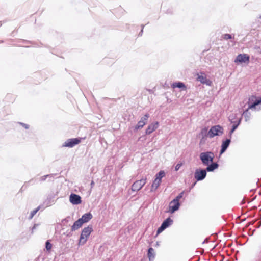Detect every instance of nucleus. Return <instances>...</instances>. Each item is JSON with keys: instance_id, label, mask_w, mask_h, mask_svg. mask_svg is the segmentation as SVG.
Here are the masks:
<instances>
[{"instance_id": "6", "label": "nucleus", "mask_w": 261, "mask_h": 261, "mask_svg": "<svg viewBox=\"0 0 261 261\" xmlns=\"http://www.w3.org/2000/svg\"><path fill=\"white\" fill-rule=\"evenodd\" d=\"M173 223V221L170 217L166 218L164 221H163L161 226L158 228L156 231L157 234L162 232L165 229L172 225Z\"/></svg>"}, {"instance_id": "26", "label": "nucleus", "mask_w": 261, "mask_h": 261, "mask_svg": "<svg viewBox=\"0 0 261 261\" xmlns=\"http://www.w3.org/2000/svg\"><path fill=\"white\" fill-rule=\"evenodd\" d=\"M41 208V205L37 207L35 210L32 211L29 217V219L31 220L33 218L34 215Z\"/></svg>"}, {"instance_id": "25", "label": "nucleus", "mask_w": 261, "mask_h": 261, "mask_svg": "<svg viewBox=\"0 0 261 261\" xmlns=\"http://www.w3.org/2000/svg\"><path fill=\"white\" fill-rule=\"evenodd\" d=\"M145 125V122H142V121H139L137 124L134 127V130L135 132L137 131L138 129L142 128Z\"/></svg>"}, {"instance_id": "34", "label": "nucleus", "mask_w": 261, "mask_h": 261, "mask_svg": "<svg viewBox=\"0 0 261 261\" xmlns=\"http://www.w3.org/2000/svg\"><path fill=\"white\" fill-rule=\"evenodd\" d=\"M19 124L24 127L25 129H28L29 128V125L27 124L22 122H19Z\"/></svg>"}, {"instance_id": "33", "label": "nucleus", "mask_w": 261, "mask_h": 261, "mask_svg": "<svg viewBox=\"0 0 261 261\" xmlns=\"http://www.w3.org/2000/svg\"><path fill=\"white\" fill-rule=\"evenodd\" d=\"M184 164V162H179L175 167V170L176 171H177Z\"/></svg>"}, {"instance_id": "18", "label": "nucleus", "mask_w": 261, "mask_h": 261, "mask_svg": "<svg viewBox=\"0 0 261 261\" xmlns=\"http://www.w3.org/2000/svg\"><path fill=\"white\" fill-rule=\"evenodd\" d=\"M171 87L173 88H178L179 89H181V90H186V86L185 84L181 82H174L172 84Z\"/></svg>"}, {"instance_id": "41", "label": "nucleus", "mask_w": 261, "mask_h": 261, "mask_svg": "<svg viewBox=\"0 0 261 261\" xmlns=\"http://www.w3.org/2000/svg\"><path fill=\"white\" fill-rule=\"evenodd\" d=\"M261 110V107H259V109H257V110Z\"/></svg>"}, {"instance_id": "23", "label": "nucleus", "mask_w": 261, "mask_h": 261, "mask_svg": "<svg viewBox=\"0 0 261 261\" xmlns=\"http://www.w3.org/2000/svg\"><path fill=\"white\" fill-rule=\"evenodd\" d=\"M165 172L163 170H161L159 171L155 175V178L156 179L162 181V178L165 176Z\"/></svg>"}, {"instance_id": "36", "label": "nucleus", "mask_w": 261, "mask_h": 261, "mask_svg": "<svg viewBox=\"0 0 261 261\" xmlns=\"http://www.w3.org/2000/svg\"><path fill=\"white\" fill-rule=\"evenodd\" d=\"M145 25L143 24L141 25V30L140 32L139 33V36H141L142 35L143 32V29L144 28Z\"/></svg>"}, {"instance_id": "22", "label": "nucleus", "mask_w": 261, "mask_h": 261, "mask_svg": "<svg viewBox=\"0 0 261 261\" xmlns=\"http://www.w3.org/2000/svg\"><path fill=\"white\" fill-rule=\"evenodd\" d=\"M248 108L246 109L242 114V117H244L245 118V121H248L250 120L251 117V113L249 112Z\"/></svg>"}, {"instance_id": "8", "label": "nucleus", "mask_w": 261, "mask_h": 261, "mask_svg": "<svg viewBox=\"0 0 261 261\" xmlns=\"http://www.w3.org/2000/svg\"><path fill=\"white\" fill-rule=\"evenodd\" d=\"M207 171L205 169H196L194 173V178L196 181L203 180L206 176Z\"/></svg>"}, {"instance_id": "43", "label": "nucleus", "mask_w": 261, "mask_h": 261, "mask_svg": "<svg viewBox=\"0 0 261 261\" xmlns=\"http://www.w3.org/2000/svg\"><path fill=\"white\" fill-rule=\"evenodd\" d=\"M2 25V22L0 21V27Z\"/></svg>"}, {"instance_id": "15", "label": "nucleus", "mask_w": 261, "mask_h": 261, "mask_svg": "<svg viewBox=\"0 0 261 261\" xmlns=\"http://www.w3.org/2000/svg\"><path fill=\"white\" fill-rule=\"evenodd\" d=\"M159 127V122L158 121H155L154 123H151L150 125H148L147 127L145 133L146 135H149L152 133L153 131Z\"/></svg>"}, {"instance_id": "27", "label": "nucleus", "mask_w": 261, "mask_h": 261, "mask_svg": "<svg viewBox=\"0 0 261 261\" xmlns=\"http://www.w3.org/2000/svg\"><path fill=\"white\" fill-rule=\"evenodd\" d=\"M53 202L54 201L52 200V197H48L43 202V204L45 205V207H48L50 206L51 205V203Z\"/></svg>"}, {"instance_id": "7", "label": "nucleus", "mask_w": 261, "mask_h": 261, "mask_svg": "<svg viewBox=\"0 0 261 261\" xmlns=\"http://www.w3.org/2000/svg\"><path fill=\"white\" fill-rule=\"evenodd\" d=\"M81 141L80 138L68 139L62 145V147L72 148L79 144Z\"/></svg>"}, {"instance_id": "17", "label": "nucleus", "mask_w": 261, "mask_h": 261, "mask_svg": "<svg viewBox=\"0 0 261 261\" xmlns=\"http://www.w3.org/2000/svg\"><path fill=\"white\" fill-rule=\"evenodd\" d=\"M93 216L91 213H87L83 215L81 218H79L80 220L82 221L83 224L85 223H87L92 218Z\"/></svg>"}, {"instance_id": "10", "label": "nucleus", "mask_w": 261, "mask_h": 261, "mask_svg": "<svg viewBox=\"0 0 261 261\" xmlns=\"http://www.w3.org/2000/svg\"><path fill=\"white\" fill-rule=\"evenodd\" d=\"M250 60V56L246 54H240L236 58L234 62L236 63H248Z\"/></svg>"}, {"instance_id": "38", "label": "nucleus", "mask_w": 261, "mask_h": 261, "mask_svg": "<svg viewBox=\"0 0 261 261\" xmlns=\"http://www.w3.org/2000/svg\"><path fill=\"white\" fill-rule=\"evenodd\" d=\"M196 182L197 181H195V182H194L192 185H191V188L190 190H191L192 188H193L196 185Z\"/></svg>"}, {"instance_id": "2", "label": "nucleus", "mask_w": 261, "mask_h": 261, "mask_svg": "<svg viewBox=\"0 0 261 261\" xmlns=\"http://www.w3.org/2000/svg\"><path fill=\"white\" fill-rule=\"evenodd\" d=\"M92 231L93 227L92 225H88L87 227H85L82 230L78 243V245L79 246L83 245L86 243L87 241V238L90 236Z\"/></svg>"}, {"instance_id": "30", "label": "nucleus", "mask_w": 261, "mask_h": 261, "mask_svg": "<svg viewBox=\"0 0 261 261\" xmlns=\"http://www.w3.org/2000/svg\"><path fill=\"white\" fill-rule=\"evenodd\" d=\"M54 174H47L46 175L42 176L40 177V180L41 181H44L46 179V178L47 177L51 178V177H54Z\"/></svg>"}, {"instance_id": "24", "label": "nucleus", "mask_w": 261, "mask_h": 261, "mask_svg": "<svg viewBox=\"0 0 261 261\" xmlns=\"http://www.w3.org/2000/svg\"><path fill=\"white\" fill-rule=\"evenodd\" d=\"M199 135L202 137V139H204L208 136V131L207 127L202 128L199 134Z\"/></svg>"}, {"instance_id": "40", "label": "nucleus", "mask_w": 261, "mask_h": 261, "mask_svg": "<svg viewBox=\"0 0 261 261\" xmlns=\"http://www.w3.org/2000/svg\"><path fill=\"white\" fill-rule=\"evenodd\" d=\"M71 235V234L70 233V232L67 234V236H70Z\"/></svg>"}, {"instance_id": "39", "label": "nucleus", "mask_w": 261, "mask_h": 261, "mask_svg": "<svg viewBox=\"0 0 261 261\" xmlns=\"http://www.w3.org/2000/svg\"><path fill=\"white\" fill-rule=\"evenodd\" d=\"M67 221H68V220H67V218H65V219H63V220L62 222H64V221H65V222H67Z\"/></svg>"}, {"instance_id": "20", "label": "nucleus", "mask_w": 261, "mask_h": 261, "mask_svg": "<svg viewBox=\"0 0 261 261\" xmlns=\"http://www.w3.org/2000/svg\"><path fill=\"white\" fill-rule=\"evenodd\" d=\"M83 224L82 221L80 219H79L74 222L73 225L71 226V231H74L77 230L82 226Z\"/></svg>"}, {"instance_id": "5", "label": "nucleus", "mask_w": 261, "mask_h": 261, "mask_svg": "<svg viewBox=\"0 0 261 261\" xmlns=\"http://www.w3.org/2000/svg\"><path fill=\"white\" fill-rule=\"evenodd\" d=\"M235 116L234 115H230L229 117V120L230 121L231 123H233V125L231 127V129L230 130L228 136L229 137L231 138L232 135L234 132V130L238 128L239 125H240L241 121V118H237V120L233 121V119H234Z\"/></svg>"}, {"instance_id": "21", "label": "nucleus", "mask_w": 261, "mask_h": 261, "mask_svg": "<svg viewBox=\"0 0 261 261\" xmlns=\"http://www.w3.org/2000/svg\"><path fill=\"white\" fill-rule=\"evenodd\" d=\"M161 183V181H159L156 179H154V180L153 181V183L151 185V188L150 191L151 192L155 191L158 189V188L159 187Z\"/></svg>"}, {"instance_id": "32", "label": "nucleus", "mask_w": 261, "mask_h": 261, "mask_svg": "<svg viewBox=\"0 0 261 261\" xmlns=\"http://www.w3.org/2000/svg\"><path fill=\"white\" fill-rule=\"evenodd\" d=\"M223 38L225 40H228L234 38V36L232 37V35L230 34H225L223 35Z\"/></svg>"}, {"instance_id": "31", "label": "nucleus", "mask_w": 261, "mask_h": 261, "mask_svg": "<svg viewBox=\"0 0 261 261\" xmlns=\"http://www.w3.org/2000/svg\"><path fill=\"white\" fill-rule=\"evenodd\" d=\"M149 117V115L148 113H146L141 118L140 120L142 121V122H145L146 124Z\"/></svg>"}, {"instance_id": "19", "label": "nucleus", "mask_w": 261, "mask_h": 261, "mask_svg": "<svg viewBox=\"0 0 261 261\" xmlns=\"http://www.w3.org/2000/svg\"><path fill=\"white\" fill-rule=\"evenodd\" d=\"M147 256L149 258V261H153L155 258V254L154 250L153 248L150 247L148 249Z\"/></svg>"}, {"instance_id": "35", "label": "nucleus", "mask_w": 261, "mask_h": 261, "mask_svg": "<svg viewBox=\"0 0 261 261\" xmlns=\"http://www.w3.org/2000/svg\"><path fill=\"white\" fill-rule=\"evenodd\" d=\"M39 226L38 224H35L31 229V233H33L34 231Z\"/></svg>"}, {"instance_id": "3", "label": "nucleus", "mask_w": 261, "mask_h": 261, "mask_svg": "<svg viewBox=\"0 0 261 261\" xmlns=\"http://www.w3.org/2000/svg\"><path fill=\"white\" fill-rule=\"evenodd\" d=\"M224 133L223 127L220 125L212 126L208 130V137L212 138L215 136H221Z\"/></svg>"}, {"instance_id": "13", "label": "nucleus", "mask_w": 261, "mask_h": 261, "mask_svg": "<svg viewBox=\"0 0 261 261\" xmlns=\"http://www.w3.org/2000/svg\"><path fill=\"white\" fill-rule=\"evenodd\" d=\"M231 143V138L229 137L225 140H223L221 145V149L220 150V155L224 153L227 149Z\"/></svg>"}, {"instance_id": "28", "label": "nucleus", "mask_w": 261, "mask_h": 261, "mask_svg": "<svg viewBox=\"0 0 261 261\" xmlns=\"http://www.w3.org/2000/svg\"><path fill=\"white\" fill-rule=\"evenodd\" d=\"M52 248V244L49 240H47L45 242V248L47 251H50Z\"/></svg>"}, {"instance_id": "9", "label": "nucleus", "mask_w": 261, "mask_h": 261, "mask_svg": "<svg viewBox=\"0 0 261 261\" xmlns=\"http://www.w3.org/2000/svg\"><path fill=\"white\" fill-rule=\"evenodd\" d=\"M146 178H143L140 180H136L132 185L131 189L133 191H138L142 189V188L146 183Z\"/></svg>"}, {"instance_id": "37", "label": "nucleus", "mask_w": 261, "mask_h": 261, "mask_svg": "<svg viewBox=\"0 0 261 261\" xmlns=\"http://www.w3.org/2000/svg\"><path fill=\"white\" fill-rule=\"evenodd\" d=\"M90 185H91V188H93V186H94V181H93V180H92V181H91Z\"/></svg>"}, {"instance_id": "12", "label": "nucleus", "mask_w": 261, "mask_h": 261, "mask_svg": "<svg viewBox=\"0 0 261 261\" xmlns=\"http://www.w3.org/2000/svg\"><path fill=\"white\" fill-rule=\"evenodd\" d=\"M180 205L179 202H177L173 199L169 204V212L171 214L174 213L179 209Z\"/></svg>"}, {"instance_id": "42", "label": "nucleus", "mask_w": 261, "mask_h": 261, "mask_svg": "<svg viewBox=\"0 0 261 261\" xmlns=\"http://www.w3.org/2000/svg\"><path fill=\"white\" fill-rule=\"evenodd\" d=\"M259 18L261 19V15L259 16Z\"/></svg>"}, {"instance_id": "29", "label": "nucleus", "mask_w": 261, "mask_h": 261, "mask_svg": "<svg viewBox=\"0 0 261 261\" xmlns=\"http://www.w3.org/2000/svg\"><path fill=\"white\" fill-rule=\"evenodd\" d=\"M184 193L185 191H182L173 200L179 202L180 200L183 197Z\"/></svg>"}, {"instance_id": "16", "label": "nucleus", "mask_w": 261, "mask_h": 261, "mask_svg": "<svg viewBox=\"0 0 261 261\" xmlns=\"http://www.w3.org/2000/svg\"><path fill=\"white\" fill-rule=\"evenodd\" d=\"M219 165L217 162L212 161V163L208 164V165L206 166L205 170L207 172H213L216 169H218Z\"/></svg>"}, {"instance_id": "4", "label": "nucleus", "mask_w": 261, "mask_h": 261, "mask_svg": "<svg viewBox=\"0 0 261 261\" xmlns=\"http://www.w3.org/2000/svg\"><path fill=\"white\" fill-rule=\"evenodd\" d=\"M247 105L248 106V109L255 110L256 106L261 105V97H257L255 95H251L248 98Z\"/></svg>"}, {"instance_id": "1", "label": "nucleus", "mask_w": 261, "mask_h": 261, "mask_svg": "<svg viewBox=\"0 0 261 261\" xmlns=\"http://www.w3.org/2000/svg\"><path fill=\"white\" fill-rule=\"evenodd\" d=\"M199 156L202 165L206 166L214 161L215 154L213 151H206L201 152Z\"/></svg>"}, {"instance_id": "11", "label": "nucleus", "mask_w": 261, "mask_h": 261, "mask_svg": "<svg viewBox=\"0 0 261 261\" xmlns=\"http://www.w3.org/2000/svg\"><path fill=\"white\" fill-rule=\"evenodd\" d=\"M197 80L201 83L207 86H211L212 84V81L206 77L204 72H200V74H198Z\"/></svg>"}, {"instance_id": "14", "label": "nucleus", "mask_w": 261, "mask_h": 261, "mask_svg": "<svg viewBox=\"0 0 261 261\" xmlns=\"http://www.w3.org/2000/svg\"><path fill=\"white\" fill-rule=\"evenodd\" d=\"M70 202L74 205H77L81 203V197L76 194L71 193L69 196Z\"/></svg>"}]
</instances>
